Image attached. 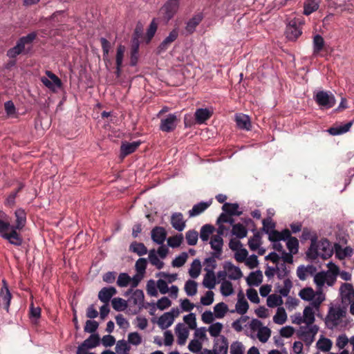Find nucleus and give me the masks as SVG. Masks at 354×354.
<instances>
[{
    "mask_svg": "<svg viewBox=\"0 0 354 354\" xmlns=\"http://www.w3.org/2000/svg\"><path fill=\"white\" fill-rule=\"evenodd\" d=\"M16 218L15 224L11 225L8 216L0 212V236L7 240L10 244L19 246L22 244L23 239L17 230H21L26 223V214L22 209H18L15 212Z\"/></svg>",
    "mask_w": 354,
    "mask_h": 354,
    "instance_id": "f257e3e1",
    "label": "nucleus"
},
{
    "mask_svg": "<svg viewBox=\"0 0 354 354\" xmlns=\"http://www.w3.org/2000/svg\"><path fill=\"white\" fill-rule=\"evenodd\" d=\"M333 254V248L330 243L326 239H323L315 243V240L313 241V244H310L308 251V255L312 259L320 257L323 259H326L330 258Z\"/></svg>",
    "mask_w": 354,
    "mask_h": 354,
    "instance_id": "f03ea898",
    "label": "nucleus"
},
{
    "mask_svg": "<svg viewBox=\"0 0 354 354\" xmlns=\"http://www.w3.org/2000/svg\"><path fill=\"white\" fill-rule=\"evenodd\" d=\"M298 295L302 300L310 302V305H322L326 300V295L322 290L315 291L310 287L301 289Z\"/></svg>",
    "mask_w": 354,
    "mask_h": 354,
    "instance_id": "7ed1b4c3",
    "label": "nucleus"
},
{
    "mask_svg": "<svg viewBox=\"0 0 354 354\" xmlns=\"http://www.w3.org/2000/svg\"><path fill=\"white\" fill-rule=\"evenodd\" d=\"M346 311L340 306H331L325 318V324L328 328L333 329L339 325L346 316Z\"/></svg>",
    "mask_w": 354,
    "mask_h": 354,
    "instance_id": "20e7f679",
    "label": "nucleus"
},
{
    "mask_svg": "<svg viewBox=\"0 0 354 354\" xmlns=\"http://www.w3.org/2000/svg\"><path fill=\"white\" fill-rule=\"evenodd\" d=\"M36 37L34 32L30 33L26 36L21 37L17 42L16 45L9 49L7 52V56L10 58H15L20 55L25 49L26 44H30Z\"/></svg>",
    "mask_w": 354,
    "mask_h": 354,
    "instance_id": "39448f33",
    "label": "nucleus"
},
{
    "mask_svg": "<svg viewBox=\"0 0 354 354\" xmlns=\"http://www.w3.org/2000/svg\"><path fill=\"white\" fill-rule=\"evenodd\" d=\"M314 100L317 104L325 109H330L335 104V99L334 95L327 91H319L315 93Z\"/></svg>",
    "mask_w": 354,
    "mask_h": 354,
    "instance_id": "423d86ee",
    "label": "nucleus"
},
{
    "mask_svg": "<svg viewBox=\"0 0 354 354\" xmlns=\"http://www.w3.org/2000/svg\"><path fill=\"white\" fill-rule=\"evenodd\" d=\"M286 241V246L289 250V252L283 251V256H281V259L285 263H292V255L296 254L299 250V241L297 238L291 236L290 234V236Z\"/></svg>",
    "mask_w": 354,
    "mask_h": 354,
    "instance_id": "0eeeda50",
    "label": "nucleus"
},
{
    "mask_svg": "<svg viewBox=\"0 0 354 354\" xmlns=\"http://www.w3.org/2000/svg\"><path fill=\"white\" fill-rule=\"evenodd\" d=\"M178 8V0H168L160 9L159 15L167 22L176 15Z\"/></svg>",
    "mask_w": 354,
    "mask_h": 354,
    "instance_id": "6e6552de",
    "label": "nucleus"
},
{
    "mask_svg": "<svg viewBox=\"0 0 354 354\" xmlns=\"http://www.w3.org/2000/svg\"><path fill=\"white\" fill-rule=\"evenodd\" d=\"M289 236L290 230L288 229H285L282 232L272 231L270 233L269 240L273 243L274 249L280 252L281 256H283V251L285 250L280 241H286Z\"/></svg>",
    "mask_w": 354,
    "mask_h": 354,
    "instance_id": "1a4fd4ad",
    "label": "nucleus"
},
{
    "mask_svg": "<svg viewBox=\"0 0 354 354\" xmlns=\"http://www.w3.org/2000/svg\"><path fill=\"white\" fill-rule=\"evenodd\" d=\"M251 329L257 332V337L262 343L267 342L271 336V330L263 326L261 322L259 320L255 319L252 322Z\"/></svg>",
    "mask_w": 354,
    "mask_h": 354,
    "instance_id": "9d476101",
    "label": "nucleus"
},
{
    "mask_svg": "<svg viewBox=\"0 0 354 354\" xmlns=\"http://www.w3.org/2000/svg\"><path fill=\"white\" fill-rule=\"evenodd\" d=\"M335 281V277L328 272H320L314 276V283L319 290H322V288L325 284L332 286Z\"/></svg>",
    "mask_w": 354,
    "mask_h": 354,
    "instance_id": "9b49d317",
    "label": "nucleus"
},
{
    "mask_svg": "<svg viewBox=\"0 0 354 354\" xmlns=\"http://www.w3.org/2000/svg\"><path fill=\"white\" fill-rule=\"evenodd\" d=\"M46 77H41V82L50 91L55 92L61 88L62 84L61 80L50 71H46Z\"/></svg>",
    "mask_w": 354,
    "mask_h": 354,
    "instance_id": "f8f14e48",
    "label": "nucleus"
},
{
    "mask_svg": "<svg viewBox=\"0 0 354 354\" xmlns=\"http://www.w3.org/2000/svg\"><path fill=\"white\" fill-rule=\"evenodd\" d=\"M321 305H308L303 310V317L304 319V324L308 327L313 326V324L315 320V315L319 312Z\"/></svg>",
    "mask_w": 354,
    "mask_h": 354,
    "instance_id": "ddd939ff",
    "label": "nucleus"
},
{
    "mask_svg": "<svg viewBox=\"0 0 354 354\" xmlns=\"http://www.w3.org/2000/svg\"><path fill=\"white\" fill-rule=\"evenodd\" d=\"M100 344V337L98 335L93 334L85 339L83 343L80 345L77 350V354H86L88 349H91L97 346Z\"/></svg>",
    "mask_w": 354,
    "mask_h": 354,
    "instance_id": "4468645a",
    "label": "nucleus"
},
{
    "mask_svg": "<svg viewBox=\"0 0 354 354\" xmlns=\"http://www.w3.org/2000/svg\"><path fill=\"white\" fill-rule=\"evenodd\" d=\"M179 119L176 114H169L165 118L161 119L160 129L165 132H170L175 129Z\"/></svg>",
    "mask_w": 354,
    "mask_h": 354,
    "instance_id": "2eb2a0df",
    "label": "nucleus"
},
{
    "mask_svg": "<svg viewBox=\"0 0 354 354\" xmlns=\"http://www.w3.org/2000/svg\"><path fill=\"white\" fill-rule=\"evenodd\" d=\"M223 268L225 270L227 278L231 280H239L243 277L241 269L230 261L224 262Z\"/></svg>",
    "mask_w": 354,
    "mask_h": 354,
    "instance_id": "dca6fc26",
    "label": "nucleus"
},
{
    "mask_svg": "<svg viewBox=\"0 0 354 354\" xmlns=\"http://www.w3.org/2000/svg\"><path fill=\"white\" fill-rule=\"evenodd\" d=\"M298 23L301 24L300 21L295 19L290 21L286 31V37L288 39L295 40L301 35V28L297 25Z\"/></svg>",
    "mask_w": 354,
    "mask_h": 354,
    "instance_id": "f3484780",
    "label": "nucleus"
},
{
    "mask_svg": "<svg viewBox=\"0 0 354 354\" xmlns=\"http://www.w3.org/2000/svg\"><path fill=\"white\" fill-rule=\"evenodd\" d=\"M209 244L213 250L212 255L216 259H220L223 246V238L220 235L214 234L211 237Z\"/></svg>",
    "mask_w": 354,
    "mask_h": 354,
    "instance_id": "a211bd4d",
    "label": "nucleus"
},
{
    "mask_svg": "<svg viewBox=\"0 0 354 354\" xmlns=\"http://www.w3.org/2000/svg\"><path fill=\"white\" fill-rule=\"evenodd\" d=\"M340 295L343 303H351L354 299V289L351 284L344 283L340 287Z\"/></svg>",
    "mask_w": 354,
    "mask_h": 354,
    "instance_id": "6ab92c4d",
    "label": "nucleus"
},
{
    "mask_svg": "<svg viewBox=\"0 0 354 354\" xmlns=\"http://www.w3.org/2000/svg\"><path fill=\"white\" fill-rule=\"evenodd\" d=\"M175 333L178 344L180 346L184 345L189 337L188 329L183 324H178L175 327Z\"/></svg>",
    "mask_w": 354,
    "mask_h": 354,
    "instance_id": "aec40b11",
    "label": "nucleus"
},
{
    "mask_svg": "<svg viewBox=\"0 0 354 354\" xmlns=\"http://www.w3.org/2000/svg\"><path fill=\"white\" fill-rule=\"evenodd\" d=\"M178 37V30L175 28L172 30L169 35L161 42L160 46L158 48V51L159 53L166 50L168 47L171 45L172 42H174L177 37Z\"/></svg>",
    "mask_w": 354,
    "mask_h": 354,
    "instance_id": "412c9836",
    "label": "nucleus"
},
{
    "mask_svg": "<svg viewBox=\"0 0 354 354\" xmlns=\"http://www.w3.org/2000/svg\"><path fill=\"white\" fill-rule=\"evenodd\" d=\"M152 240L158 245H162L166 239L167 232L162 227H154L151 232Z\"/></svg>",
    "mask_w": 354,
    "mask_h": 354,
    "instance_id": "4be33fe9",
    "label": "nucleus"
},
{
    "mask_svg": "<svg viewBox=\"0 0 354 354\" xmlns=\"http://www.w3.org/2000/svg\"><path fill=\"white\" fill-rule=\"evenodd\" d=\"M171 223L172 227L179 232L183 231L186 226L185 221H184L181 213L173 214L171 217Z\"/></svg>",
    "mask_w": 354,
    "mask_h": 354,
    "instance_id": "5701e85b",
    "label": "nucleus"
},
{
    "mask_svg": "<svg viewBox=\"0 0 354 354\" xmlns=\"http://www.w3.org/2000/svg\"><path fill=\"white\" fill-rule=\"evenodd\" d=\"M117 292L114 287L103 288L98 293L99 299L104 304H109L111 298Z\"/></svg>",
    "mask_w": 354,
    "mask_h": 354,
    "instance_id": "b1692460",
    "label": "nucleus"
},
{
    "mask_svg": "<svg viewBox=\"0 0 354 354\" xmlns=\"http://www.w3.org/2000/svg\"><path fill=\"white\" fill-rule=\"evenodd\" d=\"M318 330L319 328L316 325L307 326L306 330L301 333L304 341L308 344H310L314 341L315 336L317 333Z\"/></svg>",
    "mask_w": 354,
    "mask_h": 354,
    "instance_id": "393cba45",
    "label": "nucleus"
},
{
    "mask_svg": "<svg viewBox=\"0 0 354 354\" xmlns=\"http://www.w3.org/2000/svg\"><path fill=\"white\" fill-rule=\"evenodd\" d=\"M335 252L336 257L342 260L347 257H351L353 253V248L350 246L343 248L339 244L335 245Z\"/></svg>",
    "mask_w": 354,
    "mask_h": 354,
    "instance_id": "a878e982",
    "label": "nucleus"
},
{
    "mask_svg": "<svg viewBox=\"0 0 354 354\" xmlns=\"http://www.w3.org/2000/svg\"><path fill=\"white\" fill-rule=\"evenodd\" d=\"M125 47L122 45L118 46L115 55L116 63V75L118 77L120 75L121 68L122 66L123 59L124 57Z\"/></svg>",
    "mask_w": 354,
    "mask_h": 354,
    "instance_id": "bb28decb",
    "label": "nucleus"
},
{
    "mask_svg": "<svg viewBox=\"0 0 354 354\" xmlns=\"http://www.w3.org/2000/svg\"><path fill=\"white\" fill-rule=\"evenodd\" d=\"M237 126L242 129L249 130L251 127V122L247 115L239 113L235 117Z\"/></svg>",
    "mask_w": 354,
    "mask_h": 354,
    "instance_id": "cd10ccee",
    "label": "nucleus"
},
{
    "mask_svg": "<svg viewBox=\"0 0 354 354\" xmlns=\"http://www.w3.org/2000/svg\"><path fill=\"white\" fill-rule=\"evenodd\" d=\"M262 280L263 274L259 270L251 272L246 279L247 283L250 286H258Z\"/></svg>",
    "mask_w": 354,
    "mask_h": 354,
    "instance_id": "c85d7f7f",
    "label": "nucleus"
},
{
    "mask_svg": "<svg viewBox=\"0 0 354 354\" xmlns=\"http://www.w3.org/2000/svg\"><path fill=\"white\" fill-rule=\"evenodd\" d=\"M235 308L236 311L240 315H244L248 310V303L241 293L238 295V301L236 304Z\"/></svg>",
    "mask_w": 354,
    "mask_h": 354,
    "instance_id": "c756f323",
    "label": "nucleus"
},
{
    "mask_svg": "<svg viewBox=\"0 0 354 354\" xmlns=\"http://www.w3.org/2000/svg\"><path fill=\"white\" fill-rule=\"evenodd\" d=\"M352 125L353 122L351 121L342 125L330 127V129H328V132L333 136L343 134L344 133L348 132Z\"/></svg>",
    "mask_w": 354,
    "mask_h": 354,
    "instance_id": "7c9ffc66",
    "label": "nucleus"
},
{
    "mask_svg": "<svg viewBox=\"0 0 354 354\" xmlns=\"http://www.w3.org/2000/svg\"><path fill=\"white\" fill-rule=\"evenodd\" d=\"M216 284V279L214 272H206L203 277V286L206 288L212 290L215 288Z\"/></svg>",
    "mask_w": 354,
    "mask_h": 354,
    "instance_id": "2f4dec72",
    "label": "nucleus"
},
{
    "mask_svg": "<svg viewBox=\"0 0 354 354\" xmlns=\"http://www.w3.org/2000/svg\"><path fill=\"white\" fill-rule=\"evenodd\" d=\"M210 205L211 202H201L194 205L192 209L189 211V216L194 217L198 216L207 209Z\"/></svg>",
    "mask_w": 354,
    "mask_h": 354,
    "instance_id": "473e14b6",
    "label": "nucleus"
},
{
    "mask_svg": "<svg viewBox=\"0 0 354 354\" xmlns=\"http://www.w3.org/2000/svg\"><path fill=\"white\" fill-rule=\"evenodd\" d=\"M212 115V112L207 109H198L195 112L196 121L198 124H202L208 120Z\"/></svg>",
    "mask_w": 354,
    "mask_h": 354,
    "instance_id": "72a5a7b5",
    "label": "nucleus"
},
{
    "mask_svg": "<svg viewBox=\"0 0 354 354\" xmlns=\"http://www.w3.org/2000/svg\"><path fill=\"white\" fill-rule=\"evenodd\" d=\"M11 300V294L9 290L1 289L0 290V307L8 310Z\"/></svg>",
    "mask_w": 354,
    "mask_h": 354,
    "instance_id": "f704fd0d",
    "label": "nucleus"
},
{
    "mask_svg": "<svg viewBox=\"0 0 354 354\" xmlns=\"http://www.w3.org/2000/svg\"><path fill=\"white\" fill-rule=\"evenodd\" d=\"M332 341L324 336H322L316 343V347L322 352H328L332 348Z\"/></svg>",
    "mask_w": 354,
    "mask_h": 354,
    "instance_id": "c9c22d12",
    "label": "nucleus"
},
{
    "mask_svg": "<svg viewBox=\"0 0 354 354\" xmlns=\"http://www.w3.org/2000/svg\"><path fill=\"white\" fill-rule=\"evenodd\" d=\"M319 6V0H307L304 6V14L309 15L316 11Z\"/></svg>",
    "mask_w": 354,
    "mask_h": 354,
    "instance_id": "e433bc0d",
    "label": "nucleus"
},
{
    "mask_svg": "<svg viewBox=\"0 0 354 354\" xmlns=\"http://www.w3.org/2000/svg\"><path fill=\"white\" fill-rule=\"evenodd\" d=\"M157 323L161 329H166L173 324L174 321L169 313H165L159 317Z\"/></svg>",
    "mask_w": 354,
    "mask_h": 354,
    "instance_id": "4c0bfd02",
    "label": "nucleus"
},
{
    "mask_svg": "<svg viewBox=\"0 0 354 354\" xmlns=\"http://www.w3.org/2000/svg\"><path fill=\"white\" fill-rule=\"evenodd\" d=\"M288 316L283 307H279L275 315L273 317V322L279 325H282L286 322Z\"/></svg>",
    "mask_w": 354,
    "mask_h": 354,
    "instance_id": "58836bf2",
    "label": "nucleus"
},
{
    "mask_svg": "<svg viewBox=\"0 0 354 354\" xmlns=\"http://www.w3.org/2000/svg\"><path fill=\"white\" fill-rule=\"evenodd\" d=\"M139 145V142L123 143L120 148L122 155L125 156L133 153V151H136V149L138 147Z\"/></svg>",
    "mask_w": 354,
    "mask_h": 354,
    "instance_id": "ea45409f",
    "label": "nucleus"
},
{
    "mask_svg": "<svg viewBox=\"0 0 354 354\" xmlns=\"http://www.w3.org/2000/svg\"><path fill=\"white\" fill-rule=\"evenodd\" d=\"M201 272V263L199 259H194L189 269V274L193 279H196Z\"/></svg>",
    "mask_w": 354,
    "mask_h": 354,
    "instance_id": "a19ab883",
    "label": "nucleus"
},
{
    "mask_svg": "<svg viewBox=\"0 0 354 354\" xmlns=\"http://www.w3.org/2000/svg\"><path fill=\"white\" fill-rule=\"evenodd\" d=\"M184 290L187 296H194L197 293L198 283L194 280L189 279L185 283Z\"/></svg>",
    "mask_w": 354,
    "mask_h": 354,
    "instance_id": "79ce46f5",
    "label": "nucleus"
},
{
    "mask_svg": "<svg viewBox=\"0 0 354 354\" xmlns=\"http://www.w3.org/2000/svg\"><path fill=\"white\" fill-rule=\"evenodd\" d=\"M222 209L224 212L230 215L240 216L242 214V212L239 211V206L237 203H225L223 205Z\"/></svg>",
    "mask_w": 354,
    "mask_h": 354,
    "instance_id": "37998d69",
    "label": "nucleus"
},
{
    "mask_svg": "<svg viewBox=\"0 0 354 354\" xmlns=\"http://www.w3.org/2000/svg\"><path fill=\"white\" fill-rule=\"evenodd\" d=\"M228 310L227 306L223 303L221 302L216 304L214 307V314L216 318L221 319L223 318L226 313Z\"/></svg>",
    "mask_w": 354,
    "mask_h": 354,
    "instance_id": "c03bdc74",
    "label": "nucleus"
},
{
    "mask_svg": "<svg viewBox=\"0 0 354 354\" xmlns=\"http://www.w3.org/2000/svg\"><path fill=\"white\" fill-rule=\"evenodd\" d=\"M232 234L235 235L239 239H243L248 234L246 227L240 223L232 225Z\"/></svg>",
    "mask_w": 354,
    "mask_h": 354,
    "instance_id": "a18cd8bd",
    "label": "nucleus"
},
{
    "mask_svg": "<svg viewBox=\"0 0 354 354\" xmlns=\"http://www.w3.org/2000/svg\"><path fill=\"white\" fill-rule=\"evenodd\" d=\"M220 291L221 295L224 297L230 296L234 292L232 283L230 281H224L221 282Z\"/></svg>",
    "mask_w": 354,
    "mask_h": 354,
    "instance_id": "49530a36",
    "label": "nucleus"
},
{
    "mask_svg": "<svg viewBox=\"0 0 354 354\" xmlns=\"http://www.w3.org/2000/svg\"><path fill=\"white\" fill-rule=\"evenodd\" d=\"M131 252L136 253L139 256L145 255L147 253V249L142 243L133 242L129 247Z\"/></svg>",
    "mask_w": 354,
    "mask_h": 354,
    "instance_id": "de8ad7c7",
    "label": "nucleus"
},
{
    "mask_svg": "<svg viewBox=\"0 0 354 354\" xmlns=\"http://www.w3.org/2000/svg\"><path fill=\"white\" fill-rule=\"evenodd\" d=\"M136 306H141L144 301V293L141 290H136L129 299Z\"/></svg>",
    "mask_w": 354,
    "mask_h": 354,
    "instance_id": "09e8293b",
    "label": "nucleus"
},
{
    "mask_svg": "<svg viewBox=\"0 0 354 354\" xmlns=\"http://www.w3.org/2000/svg\"><path fill=\"white\" fill-rule=\"evenodd\" d=\"M214 227L209 224L203 225L200 232V237L203 241H207L210 235L212 234Z\"/></svg>",
    "mask_w": 354,
    "mask_h": 354,
    "instance_id": "8fccbe9b",
    "label": "nucleus"
},
{
    "mask_svg": "<svg viewBox=\"0 0 354 354\" xmlns=\"http://www.w3.org/2000/svg\"><path fill=\"white\" fill-rule=\"evenodd\" d=\"M281 304H283V299L281 298V295L272 294L268 297L267 305L269 307L274 308L277 306H280Z\"/></svg>",
    "mask_w": 354,
    "mask_h": 354,
    "instance_id": "3c124183",
    "label": "nucleus"
},
{
    "mask_svg": "<svg viewBox=\"0 0 354 354\" xmlns=\"http://www.w3.org/2000/svg\"><path fill=\"white\" fill-rule=\"evenodd\" d=\"M149 262L153 266H156V268H158V269L162 268V267L164 266V263L158 259L157 254H156V251L154 249L149 250Z\"/></svg>",
    "mask_w": 354,
    "mask_h": 354,
    "instance_id": "603ef678",
    "label": "nucleus"
},
{
    "mask_svg": "<svg viewBox=\"0 0 354 354\" xmlns=\"http://www.w3.org/2000/svg\"><path fill=\"white\" fill-rule=\"evenodd\" d=\"M261 237L259 233H255L253 236L248 240V246L250 249L252 251H256L261 243Z\"/></svg>",
    "mask_w": 354,
    "mask_h": 354,
    "instance_id": "864d4df0",
    "label": "nucleus"
},
{
    "mask_svg": "<svg viewBox=\"0 0 354 354\" xmlns=\"http://www.w3.org/2000/svg\"><path fill=\"white\" fill-rule=\"evenodd\" d=\"M113 309L117 311H123L127 308V301L120 297H115L111 301Z\"/></svg>",
    "mask_w": 354,
    "mask_h": 354,
    "instance_id": "5fc2aeb1",
    "label": "nucleus"
},
{
    "mask_svg": "<svg viewBox=\"0 0 354 354\" xmlns=\"http://www.w3.org/2000/svg\"><path fill=\"white\" fill-rule=\"evenodd\" d=\"M201 20L202 17L200 15L194 16L191 19H189L186 26L187 31L189 33L193 32Z\"/></svg>",
    "mask_w": 354,
    "mask_h": 354,
    "instance_id": "6e6d98bb",
    "label": "nucleus"
},
{
    "mask_svg": "<svg viewBox=\"0 0 354 354\" xmlns=\"http://www.w3.org/2000/svg\"><path fill=\"white\" fill-rule=\"evenodd\" d=\"M324 40L322 36L317 35L313 38V50L314 54L319 53L323 48Z\"/></svg>",
    "mask_w": 354,
    "mask_h": 354,
    "instance_id": "4d7b16f0",
    "label": "nucleus"
},
{
    "mask_svg": "<svg viewBox=\"0 0 354 354\" xmlns=\"http://www.w3.org/2000/svg\"><path fill=\"white\" fill-rule=\"evenodd\" d=\"M223 326L220 322L212 324L208 328V331L212 337H218L222 331Z\"/></svg>",
    "mask_w": 354,
    "mask_h": 354,
    "instance_id": "13d9d810",
    "label": "nucleus"
},
{
    "mask_svg": "<svg viewBox=\"0 0 354 354\" xmlns=\"http://www.w3.org/2000/svg\"><path fill=\"white\" fill-rule=\"evenodd\" d=\"M185 239L188 245H195L198 241V233L196 230H189L186 232Z\"/></svg>",
    "mask_w": 354,
    "mask_h": 354,
    "instance_id": "bf43d9fd",
    "label": "nucleus"
},
{
    "mask_svg": "<svg viewBox=\"0 0 354 354\" xmlns=\"http://www.w3.org/2000/svg\"><path fill=\"white\" fill-rule=\"evenodd\" d=\"M131 283V277L128 274L122 272L120 273L118 277L117 285L119 287H127L130 285Z\"/></svg>",
    "mask_w": 354,
    "mask_h": 354,
    "instance_id": "052dcab7",
    "label": "nucleus"
},
{
    "mask_svg": "<svg viewBox=\"0 0 354 354\" xmlns=\"http://www.w3.org/2000/svg\"><path fill=\"white\" fill-rule=\"evenodd\" d=\"M262 223H263V230L266 234H268V239H269L270 233L272 231H275L274 230V228L275 227V223L272 222L270 217L263 219L262 221Z\"/></svg>",
    "mask_w": 354,
    "mask_h": 354,
    "instance_id": "680f3d73",
    "label": "nucleus"
},
{
    "mask_svg": "<svg viewBox=\"0 0 354 354\" xmlns=\"http://www.w3.org/2000/svg\"><path fill=\"white\" fill-rule=\"evenodd\" d=\"M292 286V283L289 279H286L283 281V286L279 288V292L281 296L287 297Z\"/></svg>",
    "mask_w": 354,
    "mask_h": 354,
    "instance_id": "e2e57ef3",
    "label": "nucleus"
},
{
    "mask_svg": "<svg viewBox=\"0 0 354 354\" xmlns=\"http://www.w3.org/2000/svg\"><path fill=\"white\" fill-rule=\"evenodd\" d=\"M183 240V236L182 234H178L174 236H171L167 239V243L169 246L171 248H177L180 245Z\"/></svg>",
    "mask_w": 354,
    "mask_h": 354,
    "instance_id": "0e129e2a",
    "label": "nucleus"
},
{
    "mask_svg": "<svg viewBox=\"0 0 354 354\" xmlns=\"http://www.w3.org/2000/svg\"><path fill=\"white\" fill-rule=\"evenodd\" d=\"M301 239L304 241L310 239L311 244H313V241L315 240V243L317 242V236L315 232L310 231L308 228H304L302 231Z\"/></svg>",
    "mask_w": 354,
    "mask_h": 354,
    "instance_id": "69168bd1",
    "label": "nucleus"
},
{
    "mask_svg": "<svg viewBox=\"0 0 354 354\" xmlns=\"http://www.w3.org/2000/svg\"><path fill=\"white\" fill-rule=\"evenodd\" d=\"M245 348L240 342H234L230 346L231 354H244Z\"/></svg>",
    "mask_w": 354,
    "mask_h": 354,
    "instance_id": "338daca9",
    "label": "nucleus"
},
{
    "mask_svg": "<svg viewBox=\"0 0 354 354\" xmlns=\"http://www.w3.org/2000/svg\"><path fill=\"white\" fill-rule=\"evenodd\" d=\"M187 257H188L187 254L186 252H183L181 254L176 257L173 260L172 266L174 267H177V268L183 266L185 263V262L187 259Z\"/></svg>",
    "mask_w": 354,
    "mask_h": 354,
    "instance_id": "774afa93",
    "label": "nucleus"
}]
</instances>
